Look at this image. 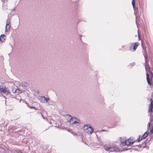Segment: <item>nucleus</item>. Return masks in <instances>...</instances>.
Returning a JSON list of instances; mask_svg holds the SVG:
<instances>
[{
  "instance_id": "ddd939ff",
  "label": "nucleus",
  "mask_w": 153,
  "mask_h": 153,
  "mask_svg": "<svg viewBox=\"0 0 153 153\" xmlns=\"http://www.w3.org/2000/svg\"><path fill=\"white\" fill-rule=\"evenodd\" d=\"M59 121L61 123H62L64 122L65 118H63V119H62V116H61L59 117Z\"/></svg>"
},
{
  "instance_id": "7ed1b4c3",
  "label": "nucleus",
  "mask_w": 153,
  "mask_h": 153,
  "mask_svg": "<svg viewBox=\"0 0 153 153\" xmlns=\"http://www.w3.org/2000/svg\"><path fill=\"white\" fill-rule=\"evenodd\" d=\"M79 120L74 117H72L71 118L69 122L70 124L71 125H74L79 123Z\"/></svg>"
},
{
  "instance_id": "6ab92c4d",
  "label": "nucleus",
  "mask_w": 153,
  "mask_h": 153,
  "mask_svg": "<svg viewBox=\"0 0 153 153\" xmlns=\"http://www.w3.org/2000/svg\"><path fill=\"white\" fill-rule=\"evenodd\" d=\"M138 36H139V34H138Z\"/></svg>"
},
{
  "instance_id": "f03ea898",
  "label": "nucleus",
  "mask_w": 153,
  "mask_h": 153,
  "mask_svg": "<svg viewBox=\"0 0 153 153\" xmlns=\"http://www.w3.org/2000/svg\"><path fill=\"white\" fill-rule=\"evenodd\" d=\"M104 147L105 149L108 152H112L114 151L118 152L120 150L119 149L116 147L110 146H108L107 145H104Z\"/></svg>"
},
{
  "instance_id": "f257e3e1",
  "label": "nucleus",
  "mask_w": 153,
  "mask_h": 153,
  "mask_svg": "<svg viewBox=\"0 0 153 153\" xmlns=\"http://www.w3.org/2000/svg\"><path fill=\"white\" fill-rule=\"evenodd\" d=\"M84 131L88 134H91L93 132V129L91 127L90 124L86 125L83 127Z\"/></svg>"
},
{
  "instance_id": "2eb2a0df",
  "label": "nucleus",
  "mask_w": 153,
  "mask_h": 153,
  "mask_svg": "<svg viewBox=\"0 0 153 153\" xmlns=\"http://www.w3.org/2000/svg\"><path fill=\"white\" fill-rule=\"evenodd\" d=\"M150 132L151 134H153V126H152V128L150 131Z\"/></svg>"
},
{
  "instance_id": "a211bd4d",
  "label": "nucleus",
  "mask_w": 153,
  "mask_h": 153,
  "mask_svg": "<svg viewBox=\"0 0 153 153\" xmlns=\"http://www.w3.org/2000/svg\"><path fill=\"white\" fill-rule=\"evenodd\" d=\"M136 22H137V19H136Z\"/></svg>"
},
{
  "instance_id": "9d476101",
  "label": "nucleus",
  "mask_w": 153,
  "mask_h": 153,
  "mask_svg": "<svg viewBox=\"0 0 153 153\" xmlns=\"http://www.w3.org/2000/svg\"><path fill=\"white\" fill-rule=\"evenodd\" d=\"M139 45V43L138 42L133 43H132L131 46L133 47V49L134 50V51H135L136 50L137 46Z\"/></svg>"
},
{
  "instance_id": "4468645a",
  "label": "nucleus",
  "mask_w": 153,
  "mask_h": 153,
  "mask_svg": "<svg viewBox=\"0 0 153 153\" xmlns=\"http://www.w3.org/2000/svg\"><path fill=\"white\" fill-rule=\"evenodd\" d=\"M41 98L42 99H44V100L46 101V102H47L49 100V98H45V97L43 96H42Z\"/></svg>"
},
{
  "instance_id": "6e6552de",
  "label": "nucleus",
  "mask_w": 153,
  "mask_h": 153,
  "mask_svg": "<svg viewBox=\"0 0 153 153\" xmlns=\"http://www.w3.org/2000/svg\"><path fill=\"white\" fill-rule=\"evenodd\" d=\"M71 117L72 116H71L68 114H67L65 116H62V119H63V118H65L67 120V121L69 122L71 118Z\"/></svg>"
},
{
  "instance_id": "39448f33",
  "label": "nucleus",
  "mask_w": 153,
  "mask_h": 153,
  "mask_svg": "<svg viewBox=\"0 0 153 153\" xmlns=\"http://www.w3.org/2000/svg\"><path fill=\"white\" fill-rule=\"evenodd\" d=\"M150 101L151 102V103L149 105L148 110L149 113H152L153 111V101L152 99H151Z\"/></svg>"
},
{
  "instance_id": "9b49d317",
  "label": "nucleus",
  "mask_w": 153,
  "mask_h": 153,
  "mask_svg": "<svg viewBox=\"0 0 153 153\" xmlns=\"http://www.w3.org/2000/svg\"><path fill=\"white\" fill-rule=\"evenodd\" d=\"M135 1H134V0H133L132 1V4L133 6V7L134 8V10L135 11V15L136 16V14L137 13V8H136L135 7Z\"/></svg>"
},
{
  "instance_id": "f3484780",
  "label": "nucleus",
  "mask_w": 153,
  "mask_h": 153,
  "mask_svg": "<svg viewBox=\"0 0 153 153\" xmlns=\"http://www.w3.org/2000/svg\"><path fill=\"white\" fill-rule=\"evenodd\" d=\"M102 131H105V130H102Z\"/></svg>"
},
{
  "instance_id": "dca6fc26",
  "label": "nucleus",
  "mask_w": 153,
  "mask_h": 153,
  "mask_svg": "<svg viewBox=\"0 0 153 153\" xmlns=\"http://www.w3.org/2000/svg\"><path fill=\"white\" fill-rule=\"evenodd\" d=\"M150 125H151L150 123V122H149L148 125V128H149L150 127Z\"/></svg>"
},
{
  "instance_id": "f8f14e48",
  "label": "nucleus",
  "mask_w": 153,
  "mask_h": 153,
  "mask_svg": "<svg viewBox=\"0 0 153 153\" xmlns=\"http://www.w3.org/2000/svg\"><path fill=\"white\" fill-rule=\"evenodd\" d=\"M5 36L4 35H1L0 37V40L2 42H4L5 40Z\"/></svg>"
},
{
  "instance_id": "20e7f679",
  "label": "nucleus",
  "mask_w": 153,
  "mask_h": 153,
  "mask_svg": "<svg viewBox=\"0 0 153 153\" xmlns=\"http://www.w3.org/2000/svg\"><path fill=\"white\" fill-rule=\"evenodd\" d=\"M134 142L132 141L131 139H128L125 142H123L121 143V145L123 146H128L129 145H132L133 144Z\"/></svg>"
},
{
  "instance_id": "1a4fd4ad",
  "label": "nucleus",
  "mask_w": 153,
  "mask_h": 153,
  "mask_svg": "<svg viewBox=\"0 0 153 153\" xmlns=\"http://www.w3.org/2000/svg\"><path fill=\"white\" fill-rule=\"evenodd\" d=\"M148 135V132H146L143 135L140 137H139L138 139V141H140L141 140L145 138Z\"/></svg>"
},
{
  "instance_id": "0eeeda50",
  "label": "nucleus",
  "mask_w": 153,
  "mask_h": 153,
  "mask_svg": "<svg viewBox=\"0 0 153 153\" xmlns=\"http://www.w3.org/2000/svg\"><path fill=\"white\" fill-rule=\"evenodd\" d=\"M7 92L6 86L4 85H1L0 86V93L5 94Z\"/></svg>"
},
{
  "instance_id": "423d86ee",
  "label": "nucleus",
  "mask_w": 153,
  "mask_h": 153,
  "mask_svg": "<svg viewBox=\"0 0 153 153\" xmlns=\"http://www.w3.org/2000/svg\"><path fill=\"white\" fill-rule=\"evenodd\" d=\"M10 21L8 19L6 22L5 31L7 32L9 31L10 29Z\"/></svg>"
}]
</instances>
